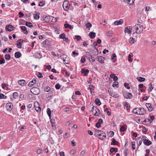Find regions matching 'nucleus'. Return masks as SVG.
<instances>
[{"label":"nucleus","mask_w":156,"mask_h":156,"mask_svg":"<svg viewBox=\"0 0 156 156\" xmlns=\"http://www.w3.org/2000/svg\"><path fill=\"white\" fill-rule=\"evenodd\" d=\"M133 29L136 30L135 32L138 34H140L143 30V26L142 25L137 24L133 27Z\"/></svg>","instance_id":"1"},{"label":"nucleus","mask_w":156,"mask_h":156,"mask_svg":"<svg viewBox=\"0 0 156 156\" xmlns=\"http://www.w3.org/2000/svg\"><path fill=\"white\" fill-rule=\"evenodd\" d=\"M91 112L94 113V115L95 116H98L100 114V110L99 109L94 106H93L92 108Z\"/></svg>","instance_id":"2"},{"label":"nucleus","mask_w":156,"mask_h":156,"mask_svg":"<svg viewBox=\"0 0 156 156\" xmlns=\"http://www.w3.org/2000/svg\"><path fill=\"white\" fill-rule=\"evenodd\" d=\"M69 2L67 0H65L63 4V7L65 11H67L69 8Z\"/></svg>","instance_id":"3"},{"label":"nucleus","mask_w":156,"mask_h":156,"mask_svg":"<svg viewBox=\"0 0 156 156\" xmlns=\"http://www.w3.org/2000/svg\"><path fill=\"white\" fill-rule=\"evenodd\" d=\"M34 106L35 108V110L37 112H40L41 110L40 108L39 103L37 102H35L34 103Z\"/></svg>","instance_id":"4"},{"label":"nucleus","mask_w":156,"mask_h":156,"mask_svg":"<svg viewBox=\"0 0 156 156\" xmlns=\"http://www.w3.org/2000/svg\"><path fill=\"white\" fill-rule=\"evenodd\" d=\"M123 95L125 98L126 99H131L133 96L131 93L127 92H124L123 93Z\"/></svg>","instance_id":"5"},{"label":"nucleus","mask_w":156,"mask_h":156,"mask_svg":"<svg viewBox=\"0 0 156 156\" xmlns=\"http://www.w3.org/2000/svg\"><path fill=\"white\" fill-rule=\"evenodd\" d=\"M7 110L9 111H11L13 108V105L11 103H8L6 105Z\"/></svg>","instance_id":"6"},{"label":"nucleus","mask_w":156,"mask_h":156,"mask_svg":"<svg viewBox=\"0 0 156 156\" xmlns=\"http://www.w3.org/2000/svg\"><path fill=\"white\" fill-rule=\"evenodd\" d=\"M31 91L34 94L37 95L39 93V90L37 88H34L31 89Z\"/></svg>","instance_id":"7"},{"label":"nucleus","mask_w":156,"mask_h":156,"mask_svg":"<svg viewBox=\"0 0 156 156\" xmlns=\"http://www.w3.org/2000/svg\"><path fill=\"white\" fill-rule=\"evenodd\" d=\"M5 29L6 30L8 31H12L14 30L15 29V27L14 26L9 25H7L5 27Z\"/></svg>","instance_id":"8"},{"label":"nucleus","mask_w":156,"mask_h":156,"mask_svg":"<svg viewBox=\"0 0 156 156\" xmlns=\"http://www.w3.org/2000/svg\"><path fill=\"white\" fill-rule=\"evenodd\" d=\"M96 59L100 63H104L105 58L101 56H98L97 57Z\"/></svg>","instance_id":"9"},{"label":"nucleus","mask_w":156,"mask_h":156,"mask_svg":"<svg viewBox=\"0 0 156 156\" xmlns=\"http://www.w3.org/2000/svg\"><path fill=\"white\" fill-rule=\"evenodd\" d=\"M23 42V40L22 39H20L18 40L16 44L17 47L19 48H21L22 47V43Z\"/></svg>","instance_id":"10"},{"label":"nucleus","mask_w":156,"mask_h":156,"mask_svg":"<svg viewBox=\"0 0 156 156\" xmlns=\"http://www.w3.org/2000/svg\"><path fill=\"white\" fill-rule=\"evenodd\" d=\"M144 144L146 145L149 146L152 144L151 142L149 140L144 139L143 140Z\"/></svg>","instance_id":"11"},{"label":"nucleus","mask_w":156,"mask_h":156,"mask_svg":"<svg viewBox=\"0 0 156 156\" xmlns=\"http://www.w3.org/2000/svg\"><path fill=\"white\" fill-rule=\"evenodd\" d=\"M43 44L47 46H50L51 44V41H50L48 39H46L43 41Z\"/></svg>","instance_id":"12"},{"label":"nucleus","mask_w":156,"mask_h":156,"mask_svg":"<svg viewBox=\"0 0 156 156\" xmlns=\"http://www.w3.org/2000/svg\"><path fill=\"white\" fill-rule=\"evenodd\" d=\"M135 1V0H121V1L127 2L130 5H133Z\"/></svg>","instance_id":"13"},{"label":"nucleus","mask_w":156,"mask_h":156,"mask_svg":"<svg viewBox=\"0 0 156 156\" xmlns=\"http://www.w3.org/2000/svg\"><path fill=\"white\" fill-rule=\"evenodd\" d=\"M36 80L35 78H34L31 81L29 82L28 84V86L29 87H31L34 84L36 83Z\"/></svg>","instance_id":"14"},{"label":"nucleus","mask_w":156,"mask_h":156,"mask_svg":"<svg viewBox=\"0 0 156 156\" xmlns=\"http://www.w3.org/2000/svg\"><path fill=\"white\" fill-rule=\"evenodd\" d=\"M123 23V20L122 19H120L119 21H116L114 23L115 25H119L122 24Z\"/></svg>","instance_id":"15"},{"label":"nucleus","mask_w":156,"mask_h":156,"mask_svg":"<svg viewBox=\"0 0 156 156\" xmlns=\"http://www.w3.org/2000/svg\"><path fill=\"white\" fill-rule=\"evenodd\" d=\"M138 110L139 111V113H138V114L139 115H144L145 112L144 109L143 108H138Z\"/></svg>","instance_id":"16"},{"label":"nucleus","mask_w":156,"mask_h":156,"mask_svg":"<svg viewBox=\"0 0 156 156\" xmlns=\"http://www.w3.org/2000/svg\"><path fill=\"white\" fill-rule=\"evenodd\" d=\"M98 137L101 140H104L106 137V134L105 133H102V135H100L98 136Z\"/></svg>","instance_id":"17"},{"label":"nucleus","mask_w":156,"mask_h":156,"mask_svg":"<svg viewBox=\"0 0 156 156\" xmlns=\"http://www.w3.org/2000/svg\"><path fill=\"white\" fill-rule=\"evenodd\" d=\"M146 106L149 111H151L153 110V108L151 107V104L146 103Z\"/></svg>","instance_id":"18"},{"label":"nucleus","mask_w":156,"mask_h":156,"mask_svg":"<svg viewBox=\"0 0 156 156\" xmlns=\"http://www.w3.org/2000/svg\"><path fill=\"white\" fill-rule=\"evenodd\" d=\"M18 83L22 86H24L26 84V81L24 80H21L19 81Z\"/></svg>","instance_id":"19"},{"label":"nucleus","mask_w":156,"mask_h":156,"mask_svg":"<svg viewBox=\"0 0 156 156\" xmlns=\"http://www.w3.org/2000/svg\"><path fill=\"white\" fill-rule=\"evenodd\" d=\"M89 35L91 39H93L95 37L96 33L93 32H91L89 33Z\"/></svg>","instance_id":"20"},{"label":"nucleus","mask_w":156,"mask_h":156,"mask_svg":"<svg viewBox=\"0 0 156 156\" xmlns=\"http://www.w3.org/2000/svg\"><path fill=\"white\" fill-rule=\"evenodd\" d=\"M21 29L22 30L24 34H27L28 33V31L27 30L26 27L25 26H22L21 27Z\"/></svg>","instance_id":"21"},{"label":"nucleus","mask_w":156,"mask_h":156,"mask_svg":"<svg viewBox=\"0 0 156 156\" xmlns=\"http://www.w3.org/2000/svg\"><path fill=\"white\" fill-rule=\"evenodd\" d=\"M126 125H123L120 128V132H124L126 130L127 128L126 127Z\"/></svg>","instance_id":"22"},{"label":"nucleus","mask_w":156,"mask_h":156,"mask_svg":"<svg viewBox=\"0 0 156 156\" xmlns=\"http://www.w3.org/2000/svg\"><path fill=\"white\" fill-rule=\"evenodd\" d=\"M143 140V139L142 138L140 137H139L138 138L137 141V144L138 146H140V145H141Z\"/></svg>","instance_id":"23"},{"label":"nucleus","mask_w":156,"mask_h":156,"mask_svg":"<svg viewBox=\"0 0 156 156\" xmlns=\"http://www.w3.org/2000/svg\"><path fill=\"white\" fill-rule=\"evenodd\" d=\"M21 56V54L20 52L18 51L15 53V56L16 58H18Z\"/></svg>","instance_id":"24"},{"label":"nucleus","mask_w":156,"mask_h":156,"mask_svg":"<svg viewBox=\"0 0 156 156\" xmlns=\"http://www.w3.org/2000/svg\"><path fill=\"white\" fill-rule=\"evenodd\" d=\"M34 56L36 58H41V55L39 53H36L34 55Z\"/></svg>","instance_id":"25"},{"label":"nucleus","mask_w":156,"mask_h":156,"mask_svg":"<svg viewBox=\"0 0 156 156\" xmlns=\"http://www.w3.org/2000/svg\"><path fill=\"white\" fill-rule=\"evenodd\" d=\"M81 72L82 73H84V74H87L89 73V70L88 69H85L83 68L81 70Z\"/></svg>","instance_id":"26"},{"label":"nucleus","mask_w":156,"mask_h":156,"mask_svg":"<svg viewBox=\"0 0 156 156\" xmlns=\"http://www.w3.org/2000/svg\"><path fill=\"white\" fill-rule=\"evenodd\" d=\"M129 28L128 27L125 28L124 30V31L125 33H127L128 34H130L131 33V31L130 30H129Z\"/></svg>","instance_id":"27"},{"label":"nucleus","mask_w":156,"mask_h":156,"mask_svg":"<svg viewBox=\"0 0 156 156\" xmlns=\"http://www.w3.org/2000/svg\"><path fill=\"white\" fill-rule=\"evenodd\" d=\"M95 103L98 105H100L101 104V103L99 99L97 98L95 100Z\"/></svg>","instance_id":"28"},{"label":"nucleus","mask_w":156,"mask_h":156,"mask_svg":"<svg viewBox=\"0 0 156 156\" xmlns=\"http://www.w3.org/2000/svg\"><path fill=\"white\" fill-rule=\"evenodd\" d=\"M137 79L139 82H144L145 80V79L144 78L141 77H138L137 78Z\"/></svg>","instance_id":"29"},{"label":"nucleus","mask_w":156,"mask_h":156,"mask_svg":"<svg viewBox=\"0 0 156 156\" xmlns=\"http://www.w3.org/2000/svg\"><path fill=\"white\" fill-rule=\"evenodd\" d=\"M123 105L125 106L126 107V110L127 111H129L130 109V106H128L127 102H123Z\"/></svg>","instance_id":"30"},{"label":"nucleus","mask_w":156,"mask_h":156,"mask_svg":"<svg viewBox=\"0 0 156 156\" xmlns=\"http://www.w3.org/2000/svg\"><path fill=\"white\" fill-rule=\"evenodd\" d=\"M149 89L148 90L149 92L151 91L153 89L154 87H152V83H150L148 85Z\"/></svg>","instance_id":"31"},{"label":"nucleus","mask_w":156,"mask_h":156,"mask_svg":"<svg viewBox=\"0 0 156 156\" xmlns=\"http://www.w3.org/2000/svg\"><path fill=\"white\" fill-rule=\"evenodd\" d=\"M136 42L135 39L133 37H130L129 38V42L131 44H133L134 43Z\"/></svg>","instance_id":"32"},{"label":"nucleus","mask_w":156,"mask_h":156,"mask_svg":"<svg viewBox=\"0 0 156 156\" xmlns=\"http://www.w3.org/2000/svg\"><path fill=\"white\" fill-rule=\"evenodd\" d=\"M91 55L90 53L88 52H85V56L88 59H90V57Z\"/></svg>","instance_id":"33"},{"label":"nucleus","mask_w":156,"mask_h":156,"mask_svg":"<svg viewBox=\"0 0 156 156\" xmlns=\"http://www.w3.org/2000/svg\"><path fill=\"white\" fill-rule=\"evenodd\" d=\"M112 86L113 87H119V83L117 81H115L113 83L112 85Z\"/></svg>","instance_id":"34"},{"label":"nucleus","mask_w":156,"mask_h":156,"mask_svg":"<svg viewBox=\"0 0 156 156\" xmlns=\"http://www.w3.org/2000/svg\"><path fill=\"white\" fill-rule=\"evenodd\" d=\"M102 133H104L101 130H97L96 131V133L97 135H98V136L101 134L102 135Z\"/></svg>","instance_id":"35"},{"label":"nucleus","mask_w":156,"mask_h":156,"mask_svg":"<svg viewBox=\"0 0 156 156\" xmlns=\"http://www.w3.org/2000/svg\"><path fill=\"white\" fill-rule=\"evenodd\" d=\"M47 112L48 116L50 117L51 116V109L49 108H48L47 110Z\"/></svg>","instance_id":"36"},{"label":"nucleus","mask_w":156,"mask_h":156,"mask_svg":"<svg viewBox=\"0 0 156 156\" xmlns=\"http://www.w3.org/2000/svg\"><path fill=\"white\" fill-rule=\"evenodd\" d=\"M25 25L29 27H33V25L32 24V23H31L28 22L26 23Z\"/></svg>","instance_id":"37"},{"label":"nucleus","mask_w":156,"mask_h":156,"mask_svg":"<svg viewBox=\"0 0 156 156\" xmlns=\"http://www.w3.org/2000/svg\"><path fill=\"white\" fill-rule=\"evenodd\" d=\"M112 144L114 145H117L119 142L116 141L115 138H113L112 139Z\"/></svg>","instance_id":"38"},{"label":"nucleus","mask_w":156,"mask_h":156,"mask_svg":"<svg viewBox=\"0 0 156 156\" xmlns=\"http://www.w3.org/2000/svg\"><path fill=\"white\" fill-rule=\"evenodd\" d=\"M39 13H36L35 15H34V18L36 20L39 19Z\"/></svg>","instance_id":"39"},{"label":"nucleus","mask_w":156,"mask_h":156,"mask_svg":"<svg viewBox=\"0 0 156 156\" xmlns=\"http://www.w3.org/2000/svg\"><path fill=\"white\" fill-rule=\"evenodd\" d=\"M138 108H134L133 111V112L136 114L139 115L138 112H137V110H138Z\"/></svg>","instance_id":"40"},{"label":"nucleus","mask_w":156,"mask_h":156,"mask_svg":"<svg viewBox=\"0 0 156 156\" xmlns=\"http://www.w3.org/2000/svg\"><path fill=\"white\" fill-rule=\"evenodd\" d=\"M6 96H5L2 94H0V99H6Z\"/></svg>","instance_id":"41"},{"label":"nucleus","mask_w":156,"mask_h":156,"mask_svg":"<svg viewBox=\"0 0 156 156\" xmlns=\"http://www.w3.org/2000/svg\"><path fill=\"white\" fill-rule=\"evenodd\" d=\"M51 88L49 86H47L46 88L44 89V91L45 92H48L50 91Z\"/></svg>","instance_id":"42"},{"label":"nucleus","mask_w":156,"mask_h":156,"mask_svg":"<svg viewBox=\"0 0 156 156\" xmlns=\"http://www.w3.org/2000/svg\"><path fill=\"white\" fill-rule=\"evenodd\" d=\"M10 55H6L5 56V59L7 60H9L10 58Z\"/></svg>","instance_id":"43"},{"label":"nucleus","mask_w":156,"mask_h":156,"mask_svg":"<svg viewBox=\"0 0 156 156\" xmlns=\"http://www.w3.org/2000/svg\"><path fill=\"white\" fill-rule=\"evenodd\" d=\"M13 98L16 99L18 97V94L17 92H15L13 93Z\"/></svg>","instance_id":"44"},{"label":"nucleus","mask_w":156,"mask_h":156,"mask_svg":"<svg viewBox=\"0 0 156 156\" xmlns=\"http://www.w3.org/2000/svg\"><path fill=\"white\" fill-rule=\"evenodd\" d=\"M67 56L65 54H63L62 55L60 56L61 58L63 59H66Z\"/></svg>","instance_id":"45"},{"label":"nucleus","mask_w":156,"mask_h":156,"mask_svg":"<svg viewBox=\"0 0 156 156\" xmlns=\"http://www.w3.org/2000/svg\"><path fill=\"white\" fill-rule=\"evenodd\" d=\"M90 62H93L95 60L94 58L91 55L90 57V59H89Z\"/></svg>","instance_id":"46"},{"label":"nucleus","mask_w":156,"mask_h":156,"mask_svg":"<svg viewBox=\"0 0 156 156\" xmlns=\"http://www.w3.org/2000/svg\"><path fill=\"white\" fill-rule=\"evenodd\" d=\"M124 86L125 87L128 89H130V87L129 86V84L127 83H125L124 84Z\"/></svg>","instance_id":"47"},{"label":"nucleus","mask_w":156,"mask_h":156,"mask_svg":"<svg viewBox=\"0 0 156 156\" xmlns=\"http://www.w3.org/2000/svg\"><path fill=\"white\" fill-rule=\"evenodd\" d=\"M86 25L87 28H90L92 26L91 24L89 22L87 23V24H86Z\"/></svg>","instance_id":"48"},{"label":"nucleus","mask_w":156,"mask_h":156,"mask_svg":"<svg viewBox=\"0 0 156 156\" xmlns=\"http://www.w3.org/2000/svg\"><path fill=\"white\" fill-rule=\"evenodd\" d=\"M89 89H90V90H94V88H95V87L92 85L91 84H90L89 86Z\"/></svg>","instance_id":"49"},{"label":"nucleus","mask_w":156,"mask_h":156,"mask_svg":"<svg viewBox=\"0 0 156 156\" xmlns=\"http://www.w3.org/2000/svg\"><path fill=\"white\" fill-rule=\"evenodd\" d=\"M132 148L133 150L135 149V142L134 141H133L132 143Z\"/></svg>","instance_id":"50"},{"label":"nucleus","mask_w":156,"mask_h":156,"mask_svg":"<svg viewBox=\"0 0 156 156\" xmlns=\"http://www.w3.org/2000/svg\"><path fill=\"white\" fill-rule=\"evenodd\" d=\"M65 34L63 33H62L60 35L59 37L61 39H63L65 37Z\"/></svg>","instance_id":"51"},{"label":"nucleus","mask_w":156,"mask_h":156,"mask_svg":"<svg viewBox=\"0 0 156 156\" xmlns=\"http://www.w3.org/2000/svg\"><path fill=\"white\" fill-rule=\"evenodd\" d=\"M128 151V149L127 148H126L125 149L124 151V154L125 156H126L128 154L127 152Z\"/></svg>","instance_id":"52"},{"label":"nucleus","mask_w":156,"mask_h":156,"mask_svg":"<svg viewBox=\"0 0 156 156\" xmlns=\"http://www.w3.org/2000/svg\"><path fill=\"white\" fill-rule=\"evenodd\" d=\"M60 87H61V86L58 83L55 86V87L57 89H59L60 88Z\"/></svg>","instance_id":"53"},{"label":"nucleus","mask_w":156,"mask_h":156,"mask_svg":"<svg viewBox=\"0 0 156 156\" xmlns=\"http://www.w3.org/2000/svg\"><path fill=\"white\" fill-rule=\"evenodd\" d=\"M131 55L130 54H129L128 56V60L129 61L132 62L133 60L132 59H131Z\"/></svg>","instance_id":"54"},{"label":"nucleus","mask_w":156,"mask_h":156,"mask_svg":"<svg viewBox=\"0 0 156 156\" xmlns=\"http://www.w3.org/2000/svg\"><path fill=\"white\" fill-rule=\"evenodd\" d=\"M114 132L113 131H110L109 133V136L110 137L114 135Z\"/></svg>","instance_id":"55"},{"label":"nucleus","mask_w":156,"mask_h":156,"mask_svg":"<svg viewBox=\"0 0 156 156\" xmlns=\"http://www.w3.org/2000/svg\"><path fill=\"white\" fill-rule=\"evenodd\" d=\"M75 37H76V39L78 41H79L81 39V36H75Z\"/></svg>","instance_id":"56"},{"label":"nucleus","mask_w":156,"mask_h":156,"mask_svg":"<svg viewBox=\"0 0 156 156\" xmlns=\"http://www.w3.org/2000/svg\"><path fill=\"white\" fill-rule=\"evenodd\" d=\"M44 4H45V3H44V2L43 1L40 2V3L39 4V5L40 6H43V5H44Z\"/></svg>","instance_id":"57"},{"label":"nucleus","mask_w":156,"mask_h":156,"mask_svg":"<svg viewBox=\"0 0 156 156\" xmlns=\"http://www.w3.org/2000/svg\"><path fill=\"white\" fill-rule=\"evenodd\" d=\"M19 16L20 17H23L24 16V14L23 13L21 12H19Z\"/></svg>","instance_id":"58"},{"label":"nucleus","mask_w":156,"mask_h":156,"mask_svg":"<svg viewBox=\"0 0 156 156\" xmlns=\"http://www.w3.org/2000/svg\"><path fill=\"white\" fill-rule=\"evenodd\" d=\"M76 143L74 140H73L71 141V144L73 146H75L76 145Z\"/></svg>","instance_id":"59"},{"label":"nucleus","mask_w":156,"mask_h":156,"mask_svg":"<svg viewBox=\"0 0 156 156\" xmlns=\"http://www.w3.org/2000/svg\"><path fill=\"white\" fill-rule=\"evenodd\" d=\"M5 62V60L4 59H2L1 60L0 59V64H2Z\"/></svg>","instance_id":"60"},{"label":"nucleus","mask_w":156,"mask_h":156,"mask_svg":"<svg viewBox=\"0 0 156 156\" xmlns=\"http://www.w3.org/2000/svg\"><path fill=\"white\" fill-rule=\"evenodd\" d=\"M20 98L21 99H23L24 98V95L23 94H21L20 95Z\"/></svg>","instance_id":"61"},{"label":"nucleus","mask_w":156,"mask_h":156,"mask_svg":"<svg viewBox=\"0 0 156 156\" xmlns=\"http://www.w3.org/2000/svg\"><path fill=\"white\" fill-rule=\"evenodd\" d=\"M85 58H82L81 59V62L82 63H83L85 62Z\"/></svg>","instance_id":"62"},{"label":"nucleus","mask_w":156,"mask_h":156,"mask_svg":"<svg viewBox=\"0 0 156 156\" xmlns=\"http://www.w3.org/2000/svg\"><path fill=\"white\" fill-rule=\"evenodd\" d=\"M8 38L7 37L4 36L2 38V40H4L5 41H7L8 40Z\"/></svg>","instance_id":"63"},{"label":"nucleus","mask_w":156,"mask_h":156,"mask_svg":"<svg viewBox=\"0 0 156 156\" xmlns=\"http://www.w3.org/2000/svg\"><path fill=\"white\" fill-rule=\"evenodd\" d=\"M149 121V119H145L143 121V124H145L146 122H148Z\"/></svg>","instance_id":"64"}]
</instances>
